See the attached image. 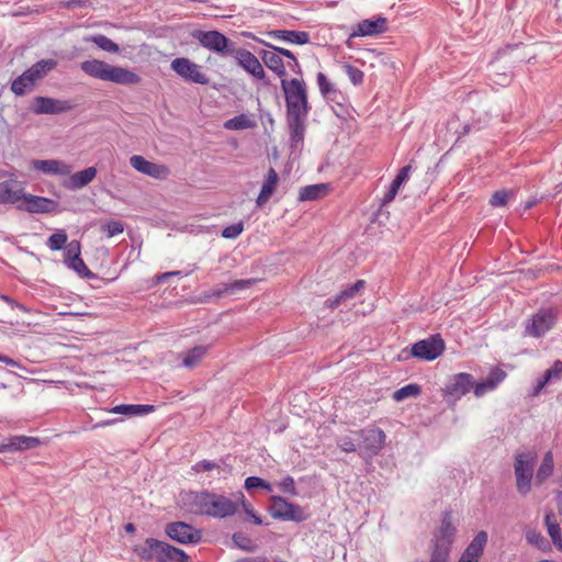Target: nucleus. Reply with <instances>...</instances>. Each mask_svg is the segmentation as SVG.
Here are the masks:
<instances>
[{
  "mask_svg": "<svg viewBox=\"0 0 562 562\" xmlns=\"http://www.w3.org/2000/svg\"><path fill=\"white\" fill-rule=\"evenodd\" d=\"M281 88L286 106V124L292 147L303 142L305 121L311 110L307 101V88L303 79H282Z\"/></svg>",
  "mask_w": 562,
  "mask_h": 562,
  "instance_id": "nucleus-1",
  "label": "nucleus"
},
{
  "mask_svg": "<svg viewBox=\"0 0 562 562\" xmlns=\"http://www.w3.org/2000/svg\"><path fill=\"white\" fill-rule=\"evenodd\" d=\"M81 70L92 77L117 85H137L140 77L126 68L112 66L99 59L85 60L80 65Z\"/></svg>",
  "mask_w": 562,
  "mask_h": 562,
  "instance_id": "nucleus-2",
  "label": "nucleus"
},
{
  "mask_svg": "<svg viewBox=\"0 0 562 562\" xmlns=\"http://www.w3.org/2000/svg\"><path fill=\"white\" fill-rule=\"evenodd\" d=\"M457 529L451 522L450 514H445L434 535L429 562H448Z\"/></svg>",
  "mask_w": 562,
  "mask_h": 562,
  "instance_id": "nucleus-3",
  "label": "nucleus"
},
{
  "mask_svg": "<svg viewBox=\"0 0 562 562\" xmlns=\"http://www.w3.org/2000/svg\"><path fill=\"white\" fill-rule=\"evenodd\" d=\"M190 35L196 40L202 47L217 54L221 57H231L236 48V43L231 41L220 31H203L193 29Z\"/></svg>",
  "mask_w": 562,
  "mask_h": 562,
  "instance_id": "nucleus-4",
  "label": "nucleus"
},
{
  "mask_svg": "<svg viewBox=\"0 0 562 562\" xmlns=\"http://www.w3.org/2000/svg\"><path fill=\"white\" fill-rule=\"evenodd\" d=\"M134 552L143 561L176 562V547L155 538H147L135 546Z\"/></svg>",
  "mask_w": 562,
  "mask_h": 562,
  "instance_id": "nucleus-5",
  "label": "nucleus"
},
{
  "mask_svg": "<svg viewBox=\"0 0 562 562\" xmlns=\"http://www.w3.org/2000/svg\"><path fill=\"white\" fill-rule=\"evenodd\" d=\"M357 434L360 439L358 451L364 459H372L378 456L386 443L385 432L376 426H367Z\"/></svg>",
  "mask_w": 562,
  "mask_h": 562,
  "instance_id": "nucleus-6",
  "label": "nucleus"
},
{
  "mask_svg": "<svg viewBox=\"0 0 562 562\" xmlns=\"http://www.w3.org/2000/svg\"><path fill=\"white\" fill-rule=\"evenodd\" d=\"M558 319L555 308H541L525 322L524 336L540 338L550 331Z\"/></svg>",
  "mask_w": 562,
  "mask_h": 562,
  "instance_id": "nucleus-7",
  "label": "nucleus"
},
{
  "mask_svg": "<svg viewBox=\"0 0 562 562\" xmlns=\"http://www.w3.org/2000/svg\"><path fill=\"white\" fill-rule=\"evenodd\" d=\"M537 460L535 452H519L516 454L514 471L516 476L517 490L520 494L526 495L531 490V480L533 467Z\"/></svg>",
  "mask_w": 562,
  "mask_h": 562,
  "instance_id": "nucleus-8",
  "label": "nucleus"
},
{
  "mask_svg": "<svg viewBox=\"0 0 562 562\" xmlns=\"http://www.w3.org/2000/svg\"><path fill=\"white\" fill-rule=\"evenodd\" d=\"M473 386V375L461 372L450 376L442 390V396L449 406H454Z\"/></svg>",
  "mask_w": 562,
  "mask_h": 562,
  "instance_id": "nucleus-9",
  "label": "nucleus"
},
{
  "mask_svg": "<svg viewBox=\"0 0 562 562\" xmlns=\"http://www.w3.org/2000/svg\"><path fill=\"white\" fill-rule=\"evenodd\" d=\"M231 57H233L236 60V64L248 75H250L256 81H259L263 85L269 83L263 65L261 64L260 59L250 50L246 48H238L236 46Z\"/></svg>",
  "mask_w": 562,
  "mask_h": 562,
  "instance_id": "nucleus-10",
  "label": "nucleus"
},
{
  "mask_svg": "<svg viewBox=\"0 0 562 562\" xmlns=\"http://www.w3.org/2000/svg\"><path fill=\"white\" fill-rule=\"evenodd\" d=\"M269 513L273 518L283 521L299 522L305 519V515L299 505L293 504L281 496H271Z\"/></svg>",
  "mask_w": 562,
  "mask_h": 562,
  "instance_id": "nucleus-11",
  "label": "nucleus"
},
{
  "mask_svg": "<svg viewBox=\"0 0 562 562\" xmlns=\"http://www.w3.org/2000/svg\"><path fill=\"white\" fill-rule=\"evenodd\" d=\"M237 512V505L231 498L206 492L205 507L203 515L214 518H226L233 516Z\"/></svg>",
  "mask_w": 562,
  "mask_h": 562,
  "instance_id": "nucleus-12",
  "label": "nucleus"
},
{
  "mask_svg": "<svg viewBox=\"0 0 562 562\" xmlns=\"http://www.w3.org/2000/svg\"><path fill=\"white\" fill-rule=\"evenodd\" d=\"M256 41L268 49H262L259 52L260 59L262 60V65H265L268 69H270L277 77L281 80L285 79L286 76V66L283 61L282 54L278 52L281 47L276 46L269 42L263 40L256 38Z\"/></svg>",
  "mask_w": 562,
  "mask_h": 562,
  "instance_id": "nucleus-13",
  "label": "nucleus"
},
{
  "mask_svg": "<svg viewBox=\"0 0 562 562\" xmlns=\"http://www.w3.org/2000/svg\"><path fill=\"white\" fill-rule=\"evenodd\" d=\"M445 351V342L440 335H432L412 346V355L418 359L432 361Z\"/></svg>",
  "mask_w": 562,
  "mask_h": 562,
  "instance_id": "nucleus-14",
  "label": "nucleus"
},
{
  "mask_svg": "<svg viewBox=\"0 0 562 562\" xmlns=\"http://www.w3.org/2000/svg\"><path fill=\"white\" fill-rule=\"evenodd\" d=\"M23 203L18 206L19 210L32 214H49L58 211V202L45 196L24 193L21 199Z\"/></svg>",
  "mask_w": 562,
  "mask_h": 562,
  "instance_id": "nucleus-15",
  "label": "nucleus"
},
{
  "mask_svg": "<svg viewBox=\"0 0 562 562\" xmlns=\"http://www.w3.org/2000/svg\"><path fill=\"white\" fill-rule=\"evenodd\" d=\"M71 109L72 104L69 101L49 97H35L31 105L34 114H60Z\"/></svg>",
  "mask_w": 562,
  "mask_h": 562,
  "instance_id": "nucleus-16",
  "label": "nucleus"
},
{
  "mask_svg": "<svg viewBox=\"0 0 562 562\" xmlns=\"http://www.w3.org/2000/svg\"><path fill=\"white\" fill-rule=\"evenodd\" d=\"M178 76L190 83L205 86L210 82L203 67L184 57H178Z\"/></svg>",
  "mask_w": 562,
  "mask_h": 562,
  "instance_id": "nucleus-17",
  "label": "nucleus"
},
{
  "mask_svg": "<svg viewBox=\"0 0 562 562\" xmlns=\"http://www.w3.org/2000/svg\"><path fill=\"white\" fill-rule=\"evenodd\" d=\"M385 18L378 15L373 19H366L350 26L351 37L376 36L387 29Z\"/></svg>",
  "mask_w": 562,
  "mask_h": 562,
  "instance_id": "nucleus-18",
  "label": "nucleus"
},
{
  "mask_svg": "<svg viewBox=\"0 0 562 562\" xmlns=\"http://www.w3.org/2000/svg\"><path fill=\"white\" fill-rule=\"evenodd\" d=\"M130 164L138 172L155 179H165L169 175V169L166 166L149 161L139 155L132 156Z\"/></svg>",
  "mask_w": 562,
  "mask_h": 562,
  "instance_id": "nucleus-19",
  "label": "nucleus"
},
{
  "mask_svg": "<svg viewBox=\"0 0 562 562\" xmlns=\"http://www.w3.org/2000/svg\"><path fill=\"white\" fill-rule=\"evenodd\" d=\"M206 492L207 491L181 492L179 495L178 504H180L181 508L187 513L194 514V515H203L204 507H205Z\"/></svg>",
  "mask_w": 562,
  "mask_h": 562,
  "instance_id": "nucleus-20",
  "label": "nucleus"
},
{
  "mask_svg": "<svg viewBox=\"0 0 562 562\" xmlns=\"http://www.w3.org/2000/svg\"><path fill=\"white\" fill-rule=\"evenodd\" d=\"M488 535L486 531H479L467 546L458 562H480L487 544Z\"/></svg>",
  "mask_w": 562,
  "mask_h": 562,
  "instance_id": "nucleus-21",
  "label": "nucleus"
},
{
  "mask_svg": "<svg viewBox=\"0 0 562 562\" xmlns=\"http://www.w3.org/2000/svg\"><path fill=\"white\" fill-rule=\"evenodd\" d=\"M506 372L501 368H493L487 378L481 382L473 381V393L476 397H482L485 394L493 392L506 379Z\"/></svg>",
  "mask_w": 562,
  "mask_h": 562,
  "instance_id": "nucleus-22",
  "label": "nucleus"
},
{
  "mask_svg": "<svg viewBox=\"0 0 562 562\" xmlns=\"http://www.w3.org/2000/svg\"><path fill=\"white\" fill-rule=\"evenodd\" d=\"M32 169L49 176H69L72 166L59 159H34L31 161Z\"/></svg>",
  "mask_w": 562,
  "mask_h": 562,
  "instance_id": "nucleus-23",
  "label": "nucleus"
},
{
  "mask_svg": "<svg viewBox=\"0 0 562 562\" xmlns=\"http://www.w3.org/2000/svg\"><path fill=\"white\" fill-rule=\"evenodd\" d=\"M255 283V279L235 280L229 283L217 284L210 291L204 292L203 300L211 301L213 299H220L226 294H234L238 291L245 290Z\"/></svg>",
  "mask_w": 562,
  "mask_h": 562,
  "instance_id": "nucleus-24",
  "label": "nucleus"
},
{
  "mask_svg": "<svg viewBox=\"0 0 562 562\" xmlns=\"http://www.w3.org/2000/svg\"><path fill=\"white\" fill-rule=\"evenodd\" d=\"M268 36L276 41H281L295 45H305L311 42L308 32L295 30H271Z\"/></svg>",
  "mask_w": 562,
  "mask_h": 562,
  "instance_id": "nucleus-25",
  "label": "nucleus"
},
{
  "mask_svg": "<svg viewBox=\"0 0 562 562\" xmlns=\"http://www.w3.org/2000/svg\"><path fill=\"white\" fill-rule=\"evenodd\" d=\"M97 172L95 167H88L83 170L70 173L69 178L64 182V187L70 191L80 190L93 181Z\"/></svg>",
  "mask_w": 562,
  "mask_h": 562,
  "instance_id": "nucleus-26",
  "label": "nucleus"
},
{
  "mask_svg": "<svg viewBox=\"0 0 562 562\" xmlns=\"http://www.w3.org/2000/svg\"><path fill=\"white\" fill-rule=\"evenodd\" d=\"M41 443L36 437L14 436L7 443L0 445V452L4 451H23L38 447Z\"/></svg>",
  "mask_w": 562,
  "mask_h": 562,
  "instance_id": "nucleus-27",
  "label": "nucleus"
},
{
  "mask_svg": "<svg viewBox=\"0 0 562 562\" xmlns=\"http://www.w3.org/2000/svg\"><path fill=\"white\" fill-rule=\"evenodd\" d=\"M366 282L363 280H358L353 284L348 285L344 290H341L336 296L328 299L325 304L328 308L335 310L340 306L341 303L353 299L360 290L364 288Z\"/></svg>",
  "mask_w": 562,
  "mask_h": 562,
  "instance_id": "nucleus-28",
  "label": "nucleus"
},
{
  "mask_svg": "<svg viewBox=\"0 0 562 562\" xmlns=\"http://www.w3.org/2000/svg\"><path fill=\"white\" fill-rule=\"evenodd\" d=\"M278 180L279 176L277 171L273 168H270L265 178L260 192L256 199L257 206H262L269 201V199L276 191Z\"/></svg>",
  "mask_w": 562,
  "mask_h": 562,
  "instance_id": "nucleus-29",
  "label": "nucleus"
},
{
  "mask_svg": "<svg viewBox=\"0 0 562 562\" xmlns=\"http://www.w3.org/2000/svg\"><path fill=\"white\" fill-rule=\"evenodd\" d=\"M56 66L57 61L55 59H41L33 64L24 72L26 74L31 82L35 86L36 81L44 78L49 71L55 69Z\"/></svg>",
  "mask_w": 562,
  "mask_h": 562,
  "instance_id": "nucleus-30",
  "label": "nucleus"
},
{
  "mask_svg": "<svg viewBox=\"0 0 562 562\" xmlns=\"http://www.w3.org/2000/svg\"><path fill=\"white\" fill-rule=\"evenodd\" d=\"M202 539L201 530L189 524L178 521V543L196 544Z\"/></svg>",
  "mask_w": 562,
  "mask_h": 562,
  "instance_id": "nucleus-31",
  "label": "nucleus"
},
{
  "mask_svg": "<svg viewBox=\"0 0 562 562\" xmlns=\"http://www.w3.org/2000/svg\"><path fill=\"white\" fill-rule=\"evenodd\" d=\"M153 411L154 406L147 404H121L110 409L111 413L126 416H142Z\"/></svg>",
  "mask_w": 562,
  "mask_h": 562,
  "instance_id": "nucleus-32",
  "label": "nucleus"
},
{
  "mask_svg": "<svg viewBox=\"0 0 562 562\" xmlns=\"http://www.w3.org/2000/svg\"><path fill=\"white\" fill-rule=\"evenodd\" d=\"M207 352V347L205 346H195L192 349H189L184 352L181 366L186 369L195 368L205 357Z\"/></svg>",
  "mask_w": 562,
  "mask_h": 562,
  "instance_id": "nucleus-33",
  "label": "nucleus"
},
{
  "mask_svg": "<svg viewBox=\"0 0 562 562\" xmlns=\"http://www.w3.org/2000/svg\"><path fill=\"white\" fill-rule=\"evenodd\" d=\"M554 470V460H553V453L551 451H548L541 461V464L539 465L537 472H536V484L541 485L547 479H549Z\"/></svg>",
  "mask_w": 562,
  "mask_h": 562,
  "instance_id": "nucleus-34",
  "label": "nucleus"
},
{
  "mask_svg": "<svg viewBox=\"0 0 562 562\" xmlns=\"http://www.w3.org/2000/svg\"><path fill=\"white\" fill-rule=\"evenodd\" d=\"M316 83H317V87L319 89L322 97L325 100H329V101L336 100V97L339 93V91L324 72H321V71L317 72Z\"/></svg>",
  "mask_w": 562,
  "mask_h": 562,
  "instance_id": "nucleus-35",
  "label": "nucleus"
},
{
  "mask_svg": "<svg viewBox=\"0 0 562 562\" xmlns=\"http://www.w3.org/2000/svg\"><path fill=\"white\" fill-rule=\"evenodd\" d=\"M23 190H13L9 181L0 182V204H14L21 201Z\"/></svg>",
  "mask_w": 562,
  "mask_h": 562,
  "instance_id": "nucleus-36",
  "label": "nucleus"
},
{
  "mask_svg": "<svg viewBox=\"0 0 562 562\" xmlns=\"http://www.w3.org/2000/svg\"><path fill=\"white\" fill-rule=\"evenodd\" d=\"M548 533L559 551L562 552V532L559 524L554 520L553 513H549L544 517Z\"/></svg>",
  "mask_w": 562,
  "mask_h": 562,
  "instance_id": "nucleus-37",
  "label": "nucleus"
},
{
  "mask_svg": "<svg viewBox=\"0 0 562 562\" xmlns=\"http://www.w3.org/2000/svg\"><path fill=\"white\" fill-rule=\"evenodd\" d=\"M256 126V122L247 114L236 115L224 123V127L228 131H241Z\"/></svg>",
  "mask_w": 562,
  "mask_h": 562,
  "instance_id": "nucleus-38",
  "label": "nucleus"
},
{
  "mask_svg": "<svg viewBox=\"0 0 562 562\" xmlns=\"http://www.w3.org/2000/svg\"><path fill=\"white\" fill-rule=\"evenodd\" d=\"M85 42L94 43L102 50H105V52H109L112 54H117L120 52L119 45L103 34H97V35L85 37Z\"/></svg>",
  "mask_w": 562,
  "mask_h": 562,
  "instance_id": "nucleus-39",
  "label": "nucleus"
},
{
  "mask_svg": "<svg viewBox=\"0 0 562 562\" xmlns=\"http://www.w3.org/2000/svg\"><path fill=\"white\" fill-rule=\"evenodd\" d=\"M327 192V184H312L301 189L299 199L301 201H314Z\"/></svg>",
  "mask_w": 562,
  "mask_h": 562,
  "instance_id": "nucleus-40",
  "label": "nucleus"
},
{
  "mask_svg": "<svg viewBox=\"0 0 562 562\" xmlns=\"http://www.w3.org/2000/svg\"><path fill=\"white\" fill-rule=\"evenodd\" d=\"M34 85L31 82L25 72L15 78L11 83V91L15 95H24L25 93L32 91Z\"/></svg>",
  "mask_w": 562,
  "mask_h": 562,
  "instance_id": "nucleus-41",
  "label": "nucleus"
},
{
  "mask_svg": "<svg viewBox=\"0 0 562 562\" xmlns=\"http://www.w3.org/2000/svg\"><path fill=\"white\" fill-rule=\"evenodd\" d=\"M420 392L422 389L418 384H407L393 393V400L395 402H403L404 400L409 397H417L420 394Z\"/></svg>",
  "mask_w": 562,
  "mask_h": 562,
  "instance_id": "nucleus-42",
  "label": "nucleus"
},
{
  "mask_svg": "<svg viewBox=\"0 0 562 562\" xmlns=\"http://www.w3.org/2000/svg\"><path fill=\"white\" fill-rule=\"evenodd\" d=\"M68 240V236L64 229H58L56 233L52 234L46 245L50 250H60L63 249Z\"/></svg>",
  "mask_w": 562,
  "mask_h": 562,
  "instance_id": "nucleus-43",
  "label": "nucleus"
},
{
  "mask_svg": "<svg viewBox=\"0 0 562 562\" xmlns=\"http://www.w3.org/2000/svg\"><path fill=\"white\" fill-rule=\"evenodd\" d=\"M278 52L280 54H282V58H288V63L285 64V66L292 71L294 72L295 75H300L302 76L303 71H302V67L296 58V56L290 50V49H286V48H283L281 47V49H278Z\"/></svg>",
  "mask_w": 562,
  "mask_h": 562,
  "instance_id": "nucleus-44",
  "label": "nucleus"
},
{
  "mask_svg": "<svg viewBox=\"0 0 562 562\" xmlns=\"http://www.w3.org/2000/svg\"><path fill=\"white\" fill-rule=\"evenodd\" d=\"M526 539L530 544L542 551H546L549 548V543L546 538L535 529H530L526 532Z\"/></svg>",
  "mask_w": 562,
  "mask_h": 562,
  "instance_id": "nucleus-45",
  "label": "nucleus"
},
{
  "mask_svg": "<svg viewBox=\"0 0 562 562\" xmlns=\"http://www.w3.org/2000/svg\"><path fill=\"white\" fill-rule=\"evenodd\" d=\"M69 268L74 269L80 277L94 279L97 276L89 270L81 257L74 258V261L67 263Z\"/></svg>",
  "mask_w": 562,
  "mask_h": 562,
  "instance_id": "nucleus-46",
  "label": "nucleus"
},
{
  "mask_svg": "<svg viewBox=\"0 0 562 562\" xmlns=\"http://www.w3.org/2000/svg\"><path fill=\"white\" fill-rule=\"evenodd\" d=\"M342 69L353 86H359L363 82L364 74L361 69L350 64H344Z\"/></svg>",
  "mask_w": 562,
  "mask_h": 562,
  "instance_id": "nucleus-47",
  "label": "nucleus"
},
{
  "mask_svg": "<svg viewBox=\"0 0 562 562\" xmlns=\"http://www.w3.org/2000/svg\"><path fill=\"white\" fill-rule=\"evenodd\" d=\"M101 231L106 234L108 237H114L124 231V225L121 221H109L101 225Z\"/></svg>",
  "mask_w": 562,
  "mask_h": 562,
  "instance_id": "nucleus-48",
  "label": "nucleus"
},
{
  "mask_svg": "<svg viewBox=\"0 0 562 562\" xmlns=\"http://www.w3.org/2000/svg\"><path fill=\"white\" fill-rule=\"evenodd\" d=\"M257 487H261L263 488L265 491L267 492H272V486L270 483H268L267 481H265L261 477H258V476H248L246 480H245V488L250 491L252 488H257Z\"/></svg>",
  "mask_w": 562,
  "mask_h": 562,
  "instance_id": "nucleus-49",
  "label": "nucleus"
},
{
  "mask_svg": "<svg viewBox=\"0 0 562 562\" xmlns=\"http://www.w3.org/2000/svg\"><path fill=\"white\" fill-rule=\"evenodd\" d=\"M336 445L344 452H355L358 450V446L355 442V439L350 436H340L336 440Z\"/></svg>",
  "mask_w": 562,
  "mask_h": 562,
  "instance_id": "nucleus-50",
  "label": "nucleus"
},
{
  "mask_svg": "<svg viewBox=\"0 0 562 562\" xmlns=\"http://www.w3.org/2000/svg\"><path fill=\"white\" fill-rule=\"evenodd\" d=\"M64 248L66 263L74 261V258L80 257V243L78 240H71Z\"/></svg>",
  "mask_w": 562,
  "mask_h": 562,
  "instance_id": "nucleus-51",
  "label": "nucleus"
},
{
  "mask_svg": "<svg viewBox=\"0 0 562 562\" xmlns=\"http://www.w3.org/2000/svg\"><path fill=\"white\" fill-rule=\"evenodd\" d=\"M244 231V224L243 222H238L235 224H232L229 226H226L222 231V236L227 239H235L237 238Z\"/></svg>",
  "mask_w": 562,
  "mask_h": 562,
  "instance_id": "nucleus-52",
  "label": "nucleus"
},
{
  "mask_svg": "<svg viewBox=\"0 0 562 562\" xmlns=\"http://www.w3.org/2000/svg\"><path fill=\"white\" fill-rule=\"evenodd\" d=\"M509 194L510 193L508 191H505V190L496 191L491 196V200H490L491 205L494 206V207H501V206L506 205V203L508 201V198H509Z\"/></svg>",
  "mask_w": 562,
  "mask_h": 562,
  "instance_id": "nucleus-53",
  "label": "nucleus"
},
{
  "mask_svg": "<svg viewBox=\"0 0 562 562\" xmlns=\"http://www.w3.org/2000/svg\"><path fill=\"white\" fill-rule=\"evenodd\" d=\"M281 491L283 493H288L292 496H295L297 494L295 482L292 476L288 475L283 477L279 484Z\"/></svg>",
  "mask_w": 562,
  "mask_h": 562,
  "instance_id": "nucleus-54",
  "label": "nucleus"
},
{
  "mask_svg": "<svg viewBox=\"0 0 562 562\" xmlns=\"http://www.w3.org/2000/svg\"><path fill=\"white\" fill-rule=\"evenodd\" d=\"M215 469H220L218 463L210 460H202L194 465H192V471L195 473L204 472V471H212Z\"/></svg>",
  "mask_w": 562,
  "mask_h": 562,
  "instance_id": "nucleus-55",
  "label": "nucleus"
},
{
  "mask_svg": "<svg viewBox=\"0 0 562 562\" xmlns=\"http://www.w3.org/2000/svg\"><path fill=\"white\" fill-rule=\"evenodd\" d=\"M411 169V165L401 168L392 183H394L395 187L401 188V186L408 179Z\"/></svg>",
  "mask_w": 562,
  "mask_h": 562,
  "instance_id": "nucleus-56",
  "label": "nucleus"
},
{
  "mask_svg": "<svg viewBox=\"0 0 562 562\" xmlns=\"http://www.w3.org/2000/svg\"><path fill=\"white\" fill-rule=\"evenodd\" d=\"M547 373H550L551 379L553 381H558L562 379V361L555 360L551 368L546 370Z\"/></svg>",
  "mask_w": 562,
  "mask_h": 562,
  "instance_id": "nucleus-57",
  "label": "nucleus"
},
{
  "mask_svg": "<svg viewBox=\"0 0 562 562\" xmlns=\"http://www.w3.org/2000/svg\"><path fill=\"white\" fill-rule=\"evenodd\" d=\"M551 381L553 380L551 379L550 373L544 372L543 375L537 381L533 395H538L541 392V390Z\"/></svg>",
  "mask_w": 562,
  "mask_h": 562,
  "instance_id": "nucleus-58",
  "label": "nucleus"
},
{
  "mask_svg": "<svg viewBox=\"0 0 562 562\" xmlns=\"http://www.w3.org/2000/svg\"><path fill=\"white\" fill-rule=\"evenodd\" d=\"M233 540L234 542L241 549L244 550H251L250 547H248L245 542H249V539H247L243 533L240 532H237V533H234L233 536Z\"/></svg>",
  "mask_w": 562,
  "mask_h": 562,
  "instance_id": "nucleus-59",
  "label": "nucleus"
},
{
  "mask_svg": "<svg viewBox=\"0 0 562 562\" xmlns=\"http://www.w3.org/2000/svg\"><path fill=\"white\" fill-rule=\"evenodd\" d=\"M493 81L496 83V85H499V86H507L509 85V82L512 81V76L508 75V74H495L494 75V78H493Z\"/></svg>",
  "mask_w": 562,
  "mask_h": 562,
  "instance_id": "nucleus-60",
  "label": "nucleus"
},
{
  "mask_svg": "<svg viewBox=\"0 0 562 562\" xmlns=\"http://www.w3.org/2000/svg\"><path fill=\"white\" fill-rule=\"evenodd\" d=\"M173 277H176V271H169V272H165V273H161V274H157L153 279L151 285H160L166 280H168L170 278H173Z\"/></svg>",
  "mask_w": 562,
  "mask_h": 562,
  "instance_id": "nucleus-61",
  "label": "nucleus"
},
{
  "mask_svg": "<svg viewBox=\"0 0 562 562\" xmlns=\"http://www.w3.org/2000/svg\"><path fill=\"white\" fill-rule=\"evenodd\" d=\"M175 292V288L170 289V290H164L161 296H162V305L164 306H171L173 304V297L176 296V294L173 293Z\"/></svg>",
  "mask_w": 562,
  "mask_h": 562,
  "instance_id": "nucleus-62",
  "label": "nucleus"
},
{
  "mask_svg": "<svg viewBox=\"0 0 562 562\" xmlns=\"http://www.w3.org/2000/svg\"><path fill=\"white\" fill-rule=\"evenodd\" d=\"M398 189V187H395V184L392 183L383 198V204L392 202L396 196Z\"/></svg>",
  "mask_w": 562,
  "mask_h": 562,
  "instance_id": "nucleus-63",
  "label": "nucleus"
},
{
  "mask_svg": "<svg viewBox=\"0 0 562 562\" xmlns=\"http://www.w3.org/2000/svg\"><path fill=\"white\" fill-rule=\"evenodd\" d=\"M89 0H68L64 3V7L67 9L72 8H85L87 7Z\"/></svg>",
  "mask_w": 562,
  "mask_h": 562,
  "instance_id": "nucleus-64",
  "label": "nucleus"
}]
</instances>
